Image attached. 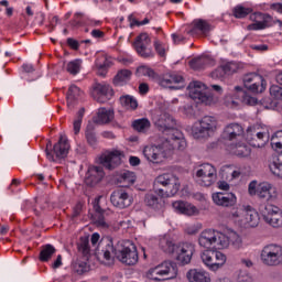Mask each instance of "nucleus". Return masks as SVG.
I'll return each instance as SVG.
<instances>
[{
  "label": "nucleus",
  "instance_id": "34",
  "mask_svg": "<svg viewBox=\"0 0 282 282\" xmlns=\"http://www.w3.org/2000/svg\"><path fill=\"white\" fill-rule=\"evenodd\" d=\"M189 282H210V275L204 271L192 269L186 274Z\"/></svg>",
  "mask_w": 282,
  "mask_h": 282
},
{
  "label": "nucleus",
  "instance_id": "45",
  "mask_svg": "<svg viewBox=\"0 0 282 282\" xmlns=\"http://www.w3.org/2000/svg\"><path fill=\"white\" fill-rule=\"evenodd\" d=\"M223 72H239L243 69V64L237 62H223L220 64Z\"/></svg>",
  "mask_w": 282,
  "mask_h": 282
},
{
  "label": "nucleus",
  "instance_id": "63",
  "mask_svg": "<svg viewBox=\"0 0 282 282\" xmlns=\"http://www.w3.org/2000/svg\"><path fill=\"white\" fill-rule=\"evenodd\" d=\"M172 39H173L175 45H180V43H182V41H184V36L177 35L176 33L172 34Z\"/></svg>",
  "mask_w": 282,
  "mask_h": 282
},
{
  "label": "nucleus",
  "instance_id": "50",
  "mask_svg": "<svg viewBox=\"0 0 282 282\" xmlns=\"http://www.w3.org/2000/svg\"><path fill=\"white\" fill-rule=\"evenodd\" d=\"M210 78L214 80H220V83H226L228 78H230V73L227 72H212L209 74Z\"/></svg>",
  "mask_w": 282,
  "mask_h": 282
},
{
  "label": "nucleus",
  "instance_id": "39",
  "mask_svg": "<svg viewBox=\"0 0 282 282\" xmlns=\"http://www.w3.org/2000/svg\"><path fill=\"white\" fill-rule=\"evenodd\" d=\"M132 127L139 133H147L151 129V121L147 118L138 119L132 122Z\"/></svg>",
  "mask_w": 282,
  "mask_h": 282
},
{
  "label": "nucleus",
  "instance_id": "4",
  "mask_svg": "<svg viewBox=\"0 0 282 282\" xmlns=\"http://www.w3.org/2000/svg\"><path fill=\"white\" fill-rule=\"evenodd\" d=\"M216 91L213 93V90ZM212 89L208 88L204 83L199 80H193L187 86V91L189 98L195 100V102H200L207 107L212 105H217L219 102V96L224 94V88L219 85H212Z\"/></svg>",
  "mask_w": 282,
  "mask_h": 282
},
{
  "label": "nucleus",
  "instance_id": "60",
  "mask_svg": "<svg viewBox=\"0 0 282 282\" xmlns=\"http://www.w3.org/2000/svg\"><path fill=\"white\" fill-rule=\"evenodd\" d=\"M61 265H63V257L57 256L56 260L52 264V268H53V270H56V269L61 268Z\"/></svg>",
  "mask_w": 282,
  "mask_h": 282
},
{
  "label": "nucleus",
  "instance_id": "8",
  "mask_svg": "<svg viewBox=\"0 0 282 282\" xmlns=\"http://www.w3.org/2000/svg\"><path fill=\"white\" fill-rule=\"evenodd\" d=\"M217 131V119L213 116H205L192 128V134L195 140H206Z\"/></svg>",
  "mask_w": 282,
  "mask_h": 282
},
{
  "label": "nucleus",
  "instance_id": "31",
  "mask_svg": "<svg viewBox=\"0 0 282 282\" xmlns=\"http://www.w3.org/2000/svg\"><path fill=\"white\" fill-rule=\"evenodd\" d=\"M172 208L176 210V213H181L182 215H195L197 213V207L185 203L184 200H175L172 203Z\"/></svg>",
  "mask_w": 282,
  "mask_h": 282
},
{
  "label": "nucleus",
  "instance_id": "33",
  "mask_svg": "<svg viewBox=\"0 0 282 282\" xmlns=\"http://www.w3.org/2000/svg\"><path fill=\"white\" fill-rule=\"evenodd\" d=\"M113 120V111L100 108L97 112V118L93 119L94 124H107Z\"/></svg>",
  "mask_w": 282,
  "mask_h": 282
},
{
  "label": "nucleus",
  "instance_id": "43",
  "mask_svg": "<svg viewBox=\"0 0 282 282\" xmlns=\"http://www.w3.org/2000/svg\"><path fill=\"white\" fill-rule=\"evenodd\" d=\"M120 102L126 109H131L132 111H134V109H138V100L131 95L121 96Z\"/></svg>",
  "mask_w": 282,
  "mask_h": 282
},
{
  "label": "nucleus",
  "instance_id": "36",
  "mask_svg": "<svg viewBox=\"0 0 282 282\" xmlns=\"http://www.w3.org/2000/svg\"><path fill=\"white\" fill-rule=\"evenodd\" d=\"M85 138L89 147L98 145V137L96 135V127L94 126V123L88 122L85 131Z\"/></svg>",
  "mask_w": 282,
  "mask_h": 282
},
{
  "label": "nucleus",
  "instance_id": "23",
  "mask_svg": "<svg viewBox=\"0 0 282 282\" xmlns=\"http://www.w3.org/2000/svg\"><path fill=\"white\" fill-rule=\"evenodd\" d=\"M147 45H151V37H149V33L143 32L139 34L133 43V47L137 53L140 54L143 58H151L153 53L151 50L147 51Z\"/></svg>",
  "mask_w": 282,
  "mask_h": 282
},
{
  "label": "nucleus",
  "instance_id": "48",
  "mask_svg": "<svg viewBox=\"0 0 282 282\" xmlns=\"http://www.w3.org/2000/svg\"><path fill=\"white\" fill-rule=\"evenodd\" d=\"M248 210V205H238L237 208H232L230 215L234 219H243L246 212Z\"/></svg>",
  "mask_w": 282,
  "mask_h": 282
},
{
  "label": "nucleus",
  "instance_id": "62",
  "mask_svg": "<svg viewBox=\"0 0 282 282\" xmlns=\"http://www.w3.org/2000/svg\"><path fill=\"white\" fill-rule=\"evenodd\" d=\"M129 162L131 166H140V158L138 156H130Z\"/></svg>",
  "mask_w": 282,
  "mask_h": 282
},
{
  "label": "nucleus",
  "instance_id": "17",
  "mask_svg": "<svg viewBox=\"0 0 282 282\" xmlns=\"http://www.w3.org/2000/svg\"><path fill=\"white\" fill-rule=\"evenodd\" d=\"M246 140L250 147L262 149L270 141V133L259 132L256 127H249L247 129Z\"/></svg>",
  "mask_w": 282,
  "mask_h": 282
},
{
  "label": "nucleus",
  "instance_id": "52",
  "mask_svg": "<svg viewBox=\"0 0 282 282\" xmlns=\"http://www.w3.org/2000/svg\"><path fill=\"white\" fill-rule=\"evenodd\" d=\"M270 95L275 98V100H282V87L273 85L270 87Z\"/></svg>",
  "mask_w": 282,
  "mask_h": 282
},
{
  "label": "nucleus",
  "instance_id": "19",
  "mask_svg": "<svg viewBox=\"0 0 282 282\" xmlns=\"http://www.w3.org/2000/svg\"><path fill=\"white\" fill-rule=\"evenodd\" d=\"M113 95V89L107 84L96 83L90 90V96L96 102L105 104L109 100V96Z\"/></svg>",
  "mask_w": 282,
  "mask_h": 282
},
{
  "label": "nucleus",
  "instance_id": "22",
  "mask_svg": "<svg viewBox=\"0 0 282 282\" xmlns=\"http://www.w3.org/2000/svg\"><path fill=\"white\" fill-rule=\"evenodd\" d=\"M259 199H265L267 204H272L276 202L279 197V193L276 192V187H274L270 183H260L257 187V194Z\"/></svg>",
  "mask_w": 282,
  "mask_h": 282
},
{
  "label": "nucleus",
  "instance_id": "53",
  "mask_svg": "<svg viewBox=\"0 0 282 282\" xmlns=\"http://www.w3.org/2000/svg\"><path fill=\"white\" fill-rule=\"evenodd\" d=\"M234 154L238 155V158H246V155H248V147L241 144L237 145L234 150Z\"/></svg>",
  "mask_w": 282,
  "mask_h": 282
},
{
  "label": "nucleus",
  "instance_id": "35",
  "mask_svg": "<svg viewBox=\"0 0 282 282\" xmlns=\"http://www.w3.org/2000/svg\"><path fill=\"white\" fill-rule=\"evenodd\" d=\"M159 248H161V250L166 254H174L177 248V245H174L171 238L164 236V237H161L159 240Z\"/></svg>",
  "mask_w": 282,
  "mask_h": 282
},
{
  "label": "nucleus",
  "instance_id": "58",
  "mask_svg": "<svg viewBox=\"0 0 282 282\" xmlns=\"http://www.w3.org/2000/svg\"><path fill=\"white\" fill-rule=\"evenodd\" d=\"M80 213H83V204L77 203L75 207L73 208V215L72 218L76 219V217H79Z\"/></svg>",
  "mask_w": 282,
  "mask_h": 282
},
{
  "label": "nucleus",
  "instance_id": "6",
  "mask_svg": "<svg viewBox=\"0 0 282 282\" xmlns=\"http://www.w3.org/2000/svg\"><path fill=\"white\" fill-rule=\"evenodd\" d=\"M143 76H148L152 83H158L161 87L169 89H182L184 87V77L175 73L147 72Z\"/></svg>",
  "mask_w": 282,
  "mask_h": 282
},
{
  "label": "nucleus",
  "instance_id": "21",
  "mask_svg": "<svg viewBox=\"0 0 282 282\" xmlns=\"http://www.w3.org/2000/svg\"><path fill=\"white\" fill-rule=\"evenodd\" d=\"M143 155L148 162L160 164L166 158V152L164 145H147L143 149Z\"/></svg>",
  "mask_w": 282,
  "mask_h": 282
},
{
  "label": "nucleus",
  "instance_id": "16",
  "mask_svg": "<svg viewBox=\"0 0 282 282\" xmlns=\"http://www.w3.org/2000/svg\"><path fill=\"white\" fill-rule=\"evenodd\" d=\"M243 85L247 89H250V91H253L254 94H263L265 91L267 83L265 79H263V76L257 74V73H247L243 78Z\"/></svg>",
  "mask_w": 282,
  "mask_h": 282
},
{
  "label": "nucleus",
  "instance_id": "40",
  "mask_svg": "<svg viewBox=\"0 0 282 282\" xmlns=\"http://www.w3.org/2000/svg\"><path fill=\"white\" fill-rule=\"evenodd\" d=\"M269 169L275 177H280V180H282V161L279 156L272 158V161L269 163Z\"/></svg>",
  "mask_w": 282,
  "mask_h": 282
},
{
  "label": "nucleus",
  "instance_id": "61",
  "mask_svg": "<svg viewBox=\"0 0 282 282\" xmlns=\"http://www.w3.org/2000/svg\"><path fill=\"white\" fill-rule=\"evenodd\" d=\"M218 188L220 191H230V184H228L225 181H220V182H218Z\"/></svg>",
  "mask_w": 282,
  "mask_h": 282
},
{
  "label": "nucleus",
  "instance_id": "2",
  "mask_svg": "<svg viewBox=\"0 0 282 282\" xmlns=\"http://www.w3.org/2000/svg\"><path fill=\"white\" fill-rule=\"evenodd\" d=\"M180 178L173 174L159 175L154 181V192L144 196V204L158 210L162 208V197H173L180 192Z\"/></svg>",
  "mask_w": 282,
  "mask_h": 282
},
{
  "label": "nucleus",
  "instance_id": "24",
  "mask_svg": "<svg viewBox=\"0 0 282 282\" xmlns=\"http://www.w3.org/2000/svg\"><path fill=\"white\" fill-rule=\"evenodd\" d=\"M213 202L216 206L223 208H232L237 204V196L234 193H215L213 194Z\"/></svg>",
  "mask_w": 282,
  "mask_h": 282
},
{
  "label": "nucleus",
  "instance_id": "32",
  "mask_svg": "<svg viewBox=\"0 0 282 282\" xmlns=\"http://www.w3.org/2000/svg\"><path fill=\"white\" fill-rule=\"evenodd\" d=\"M87 258L85 260L76 259L72 262V270L75 272V274H78L79 276H83V274H87L91 271V265L87 263Z\"/></svg>",
  "mask_w": 282,
  "mask_h": 282
},
{
  "label": "nucleus",
  "instance_id": "30",
  "mask_svg": "<svg viewBox=\"0 0 282 282\" xmlns=\"http://www.w3.org/2000/svg\"><path fill=\"white\" fill-rule=\"evenodd\" d=\"M82 95H83V90H80V88H78V86L72 85L68 88V93L66 96L67 107L69 109H74V107H76V105H78V98H80Z\"/></svg>",
  "mask_w": 282,
  "mask_h": 282
},
{
  "label": "nucleus",
  "instance_id": "56",
  "mask_svg": "<svg viewBox=\"0 0 282 282\" xmlns=\"http://www.w3.org/2000/svg\"><path fill=\"white\" fill-rule=\"evenodd\" d=\"M154 48L159 56H161V58H164V56H166V50L162 46V43H160V41L156 40L154 42Z\"/></svg>",
  "mask_w": 282,
  "mask_h": 282
},
{
  "label": "nucleus",
  "instance_id": "44",
  "mask_svg": "<svg viewBox=\"0 0 282 282\" xmlns=\"http://www.w3.org/2000/svg\"><path fill=\"white\" fill-rule=\"evenodd\" d=\"M119 182L123 184L122 186H131L135 184V173L129 171L123 172L119 177Z\"/></svg>",
  "mask_w": 282,
  "mask_h": 282
},
{
  "label": "nucleus",
  "instance_id": "26",
  "mask_svg": "<svg viewBox=\"0 0 282 282\" xmlns=\"http://www.w3.org/2000/svg\"><path fill=\"white\" fill-rule=\"evenodd\" d=\"M213 65H215V59L209 55H199L189 61V67L191 69H194V72L206 69V67H210Z\"/></svg>",
  "mask_w": 282,
  "mask_h": 282
},
{
  "label": "nucleus",
  "instance_id": "64",
  "mask_svg": "<svg viewBox=\"0 0 282 282\" xmlns=\"http://www.w3.org/2000/svg\"><path fill=\"white\" fill-rule=\"evenodd\" d=\"M140 94H149V85L148 84H140L139 86Z\"/></svg>",
  "mask_w": 282,
  "mask_h": 282
},
{
  "label": "nucleus",
  "instance_id": "11",
  "mask_svg": "<svg viewBox=\"0 0 282 282\" xmlns=\"http://www.w3.org/2000/svg\"><path fill=\"white\" fill-rule=\"evenodd\" d=\"M200 259L208 268V270H212L213 272H217L219 268H224L226 264V254H224L220 251L217 250H205L200 253Z\"/></svg>",
  "mask_w": 282,
  "mask_h": 282
},
{
  "label": "nucleus",
  "instance_id": "59",
  "mask_svg": "<svg viewBox=\"0 0 282 282\" xmlns=\"http://www.w3.org/2000/svg\"><path fill=\"white\" fill-rule=\"evenodd\" d=\"M258 100L257 98L250 96L248 93L245 97V100L242 101V105H250V106H253V105H257Z\"/></svg>",
  "mask_w": 282,
  "mask_h": 282
},
{
  "label": "nucleus",
  "instance_id": "1",
  "mask_svg": "<svg viewBox=\"0 0 282 282\" xmlns=\"http://www.w3.org/2000/svg\"><path fill=\"white\" fill-rule=\"evenodd\" d=\"M96 256L99 261L105 263V265H113L116 259L124 265H135L140 259L135 246L131 245L129 247L122 242L113 245L111 238H106L99 242Z\"/></svg>",
  "mask_w": 282,
  "mask_h": 282
},
{
  "label": "nucleus",
  "instance_id": "54",
  "mask_svg": "<svg viewBox=\"0 0 282 282\" xmlns=\"http://www.w3.org/2000/svg\"><path fill=\"white\" fill-rule=\"evenodd\" d=\"M231 245L236 250H239L243 246V241L241 240V237L237 234H234L231 236Z\"/></svg>",
  "mask_w": 282,
  "mask_h": 282
},
{
  "label": "nucleus",
  "instance_id": "27",
  "mask_svg": "<svg viewBox=\"0 0 282 282\" xmlns=\"http://www.w3.org/2000/svg\"><path fill=\"white\" fill-rule=\"evenodd\" d=\"M243 135V128L239 123H230L226 126L223 132V139L229 140L232 142V140H237L238 138H241Z\"/></svg>",
  "mask_w": 282,
  "mask_h": 282
},
{
  "label": "nucleus",
  "instance_id": "47",
  "mask_svg": "<svg viewBox=\"0 0 282 282\" xmlns=\"http://www.w3.org/2000/svg\"><path fill=\"white\" fill-rule=\"evenodd\" d=\"M78 250L82 252L86 261H89V252H91V250L89 249V240L87 238H80Z\"/></svg>",
  "mask_w": 282,
  "mask_h": 282
},
{
  "label": "nucleus",
  "instance_id": "13",
  "mask_svg": "<svg viewBox=\"0 0 282 282\" xmlns=\"http://www.w3.org/2000/svg\"><path fill=\"white\" fill-rule=\"evenodd\" d=\"M250 21H254V23L249 24L248 30H265V28H272L274 23H279L280 28H282V21H274L272 15L268 13L256 12L250 15Z\"/></svg>",
  "mask_w": 282,
  "mask_h": 282
},
{
  "label": "nucleus",
  "instance_id": "49",
  "mask_svg": "<svg viewBox=\"0 0 282 282\" xmlns=\"http://www.w3.org/2000/svg\"><path fill=\"white\" fill-rule=\"evenodd\" d=\"M232 12L236 19H246V17L252 12V9L237 6L234 8Z\"/></svg>",
  "mask_w": 282,
  "mask_h": 282
},
{
  "label": "nucleus",
  "instance_id": "3",
  "mask_svg": "<svg viewBox=\"0 0 282 282\" xmlns=\"http://www.w3.org/2000/svg\"><path fill=\"white\" fill-rule=\"evenodd\" d=\"M153 122L155 127H158L159 131L170 135L167 138V142L171 143L173 149H178V151H184V149H186V139H184L182 131L175 129L177 122L173 116H171L169 112L156 110L155 115L153 116Z\"/></svg>",
  "mask_w": 282,
  "mask_h": 282
},
{
  "label": "nucleus",
  "instance_id": "41",
  "mask_svg": "<svg viewBox=\"0 0 282 282\" xmlns=\"http://www.w3.org/2000/svg\"><path fill=\"white\" fill-rule=\"evenodd\" d=\"M56 253V248L52 245H44L40 251V261L47 262L52 259V256Z\"/></svg>",
  "mask_w": 282,
  "mask_h": 282
},
{
  "label": "nucleus",
  "instance_id": "12",
  "mask_svg": "<svg viewBox=\"0 0 282 282\" xmlns=\"http://www.w3.org/2000/svg\"><path fill=\"white\" fill-rule=\"evenodd\" d=\"M217 180V170L209 163H204L196 170V182L199 186H213Z\"/></svg>",
  "mask_w": 282,
  "mask_h": 282
},
{
  "label": "nucleus",
  "instance_id": "46",
  "mask_svg": "<svg viewBox=\"0 0 282 282\" xmlns=\"http://www.w3.org/2000/svg\"><path fill=\"white\" fill-rule=\"evenodd\" d=\"M83 118H85V108H80L78 110L76 119L73 122L75 135H78L80 133V127L83 124Z\"/></svg>",
  "mask_w": 282,
  "mask_h": 282
},
{
  "label": "nucleus",
  "instance_id": "20",
  "mask_svg": "<svg viewBox=\"0 0 282 282\" xmlns=\"http://www.w3.org/2000/svg\"><path fill=\"white\" fill-rule=\"evenodd\" d=\"M104 177L105 170L102 169V166L89 165L84 182L86 186H90L93 188L94 186H98V184L102 182Z\"/></svg>",
  "mask_w": 282,
  "mask_h": 282
},
{
  "label": "nucleus",
  "instance_id": "51",
  "mask_svg": "<svg viewBox=\"0 0 282 282\" xmlns=\"http://www.w3.org/2000/svg\"><path fill=\"white\" fill-rule=\"evenodd\" d=\"M83 59H74L67 64V72H80Z\"/></svg>",
  "mask_w": 282,
  "mask_h": 282
},
{
  "label": "nucleus",
  "instance_id": "38",
  "mask_svg": "<svg viewBox=\"0 0 282 282\" xmlns=\"http://www.w3.org/2000/svg\"><path fill=\"white\" fill-rule=\"evenodd\" d=\"M247 91L243 90L242 87L240 86H236L234 89V93L231 94V96L229 97L231 100V105H239V102H243V100L246 99L247 96Z\"/></svg>",
  "mask_w": 282,
  "mask_h": 282
},
{
  "label": "nucleus",
  "instance_id": "42",
  "mask_svg": "<svg viewBox=\"0 0 282 282\" xmlns=\"http://www.w3.org/2000/svg\"><path fill=\"white\" fill-rule=\"evenodd\" d=\"M128 80H131V72H119L113 77L112 83L116 87H122L127 85Z\"/></svg>",
  "mask_w": 282,
  "mask_h": 282
},
{
  "label": "nucleus",
  "instance_id": "15",
  "mask_svg": "<svg viewBox=\"0 0 282 282\" xmlns=\"http://www.w3.org/2000/svg\"><path fill=\"white\" fill-rule=\"evenodd\" d=\"M99 164L102 165L106 171H116V169L122 164V152L120 150H112L102 153L99 156Z\"/></svg>",
  "mask_w": 282,
  "mask_h": 282
},
{
  "label": "nucleus",
  "instance_id": "9",
  "mask_svg": "<svg viewBox=\"0 0 282 282\" xmlns=\"http://www.w3.org/2000/svg\"><path fill=\"white\" fill-rule=\"evenodd\" d=\"M45 151L46 158L51 162H56V160H63V158H67V153H69V141L67 140V137L61 135L58 142L54 144L53 149L52 141H48Z\"/></svg>",
  "mask_w": 282,
  "mask_h": 282
},
{
  "label": "nucleus",
  "instance_id": "5",
  "mask_svg": "<svg viewBox=\"0 0 282 282\" xmlns=\"http://www.w3.org/2000/svg\"><path fill=\"white\" fill-rule=\"evenodd\" d=\"M198 245L207 250H210V248H228L230 239L217 230L205 229L198 237Z\"/></svg>",
  "mask_w": 282,
  "mask_h": 282
},
{
  "label": "nucleus",
  "instance_id": "14",
  "mask_svg": "<svg viewBox=\"0 0 282 282\" xmlns=\"http://www.w3.org/2000/svg\"><path fill=\"white\" fill-rule=\"evenodd\" d=\"M261 259L264 265H281L282 247L276 245L265 246L261 252Z\"/></svg>",
  "mask_w": 282,
  "mask_h": 282
},
{
  "label": "nucleus",
  "instance_id": "18",
  "mask_svg": "<svg viewBox=\"0 0 282 282\" xmlns=\"http://www.w3.org/2000/svg\"><path fill=\"white\" fill-rule=\"evenodd\" d=\"M195 253V246L188 242H184L176 246L174 250V254H176V261L181 263V265H188L191 263V259H193V254Z\"/></svg>",
  "mask_w": 282,
  "mask_h": 282
},
{
  "label": "nucleus",
  "instance_id": "29",
  "mask_svg": "<svg viewBox=\"0 0 282 282\" xmlns=\"http://www.w3.org/2000/svg\"><path fill=\"white\" fill-rule=\"evenodd\" d=\"M246 226L249 228H257L259 226V213L252 208V206L247 205V212L245 217L241 219Z\"/></svg>",
  "mask_w": 282,
  "mask_h": 282
},
{
  "label": "nucleus",
  "instance_id": "7",
  "mask_svg": "<svg viewBox=\"0 0 282 282\" xmlns=\"http://www.w3.org/2000/svg\"><path fill=\"white\" fill-rule=\"evenodd\" d=\"M147 279L150 281H166L175 279L177 276V264L171 261H164L163 263L151 268L145 273Z\"/></svg>",
  "mask_w": 282,
  "mask_h": 282
},
{
  "label": "nucleus",
  "instance_id": "55",
  "mask_svg": "<svg viewBox=\"0 0 282 282\" xmlns=\"http://www.w3.org/2000/svg\"><path fill=\"white\" fill-rule=\"evenodd\" d=\"M66 44L68 45V47H70V50H74L75 52H78V50H80V42H78L74 37H68L66 40Z\"/></svg>",
  "mask_w": 282,
  "mask_h": 282
},
{
  "label": "nucleus",
  "instance_id": "10",
  "mask_svg": "<svg viewBox=\"0 0 282 282\" xmlns=\"http://www.w3.org/2000/svg\"><path fill=\"white\" fill-rule=\"evenodd\" d=\"M260 213L265 224H269L272 228L282 227V210L279 206L267 203L260 207Z\"/></svg>",
  "mask_w": 282,
  "mask_h": 282
},
{
  "label": "nucleus",
  "instance_id": "37",
  "mask_svg": "<svg viewBox=\"0 0 282 282\" xmlns=\"http://www.w3.org/2000/svg\"><path fill=\"white\" fill-rule=\"evenodd\" d=\"M96 215L94 217V224L97 228H101L102 230H107L109 228V223L105 220V210L100 208V206L96 207Z\"/></svg>",
  "mask_w": 282,
  "mask_h": 282
},
{
  "label": "nucleus",
  "instance_id": "57",
  "mask_svg": "<svg viewBox=\"0 0 282 282\" xmlns=\"http://www.w3.org/2000/svg\"><path fill=\"white\" fill-rule=\"evenodd\" d=\"M252 275H250L248 272L242 271L238 275V282H252Z\"/></svg>",
  "mask_w": 282,
  "mask_h": 282
},
{
  "label": "nucleus",
  "instance_id": "28",
  "mask_svg": "<svg viewBox=\"0 0 282 282\" xmlns=\"http://www.w3.org/2000/svg\"><path fill=\"white\" fill-rule=\"evenodd\" d=\"M210 24L204 19H196L192 22V29L187 32L191 36H199V34H208Z\"/></svg>",
  "mask_w": 282,
  "mask_h": 282
},
{
  "label": "nucleus",
  "instance_id": "25",
  "mask_svg": "<svg viewBox=\"0 0 282 282\" xmlns=\"http://www.w3.org/2000/svg\"><path fill=\"white\" fill-rule=\"evenodd\" d=\"M110 202L116 208H129L131 197L124 189H117L110 195Z\"/></svg>",
  "mask_w": 282,
  "mask_h": 282
}]
</instances>
